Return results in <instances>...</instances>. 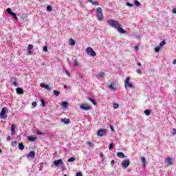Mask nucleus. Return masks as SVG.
Listing matches in <instances>:
<instances>
[{
	"label": "nucleus",
	"mask_w": 176,
	"mask_h": 176,
	"mask_svg": "<svg viewBox=\"0 0 176 176\" xmlns=\"http://www.w3.org/2000/svg\"><path fill=\"white\" fill-rule=\"evenodd\" d=\"M108 24H109L110 27L113 28H117L118 27H120V23L119 21H115L113 19H110L107 21Z\"/></svg>",
	"instance_id": "obj_1"
},
{
	"label": "nucleus",
	"mask_w": 176,
	"mask_h": 176,
	"mask_svg": "<svg viewBox=\"0 0 176 176\" xmlns=\"http://www.w3.org/2000/svg\"><path fill=\"white\" fill-rule=\"evenodd\" d=\"M96 16L99 21H102L104 20V15L102 14V8L98 7L96 10Z\"/></svg>",
	"instance_id": "obj_2"
},
{
	"label": "nucleus",
	"mask_w": 176,
	"mask_h": 176,
	"mask_svg": "<svg viewBox=\"0 0 176 176\" xmlns=\"http://www.w3.org/2000/svg\"><path fill=\"white\" fill-rule=\"evenodd\" d=\"M164 162H165V164H166V166H168L174 165V160L170 157L165 158Z\"/></svg>",
	"instance_id": "obj_3"
},
{
	"label": "nucleus",
	"mask_w": 176,
	"mask_h": 176,
	"mask_svg": "<svg viewBox=\"0 0 176 176\" xmlns=\"http://www.w3.org/2000/svg\"><path fill=\"white\" fill-rule=\"evenodd\" d=\"M8 108L6 107H3L1 109V111L0 113V118L1 119H6L8 116H6V110Z\"/></svg>",
	"instance_id": "obj_4"
},
{
	"label": "nucleus",
	"mask_w": 176,
	"mask_h": 176,
	"mask_svg": "<svg viewBox=\"0 0 176 176\" xmlns=\"http://www.w3.org/2000/svg\"><path fill=\"white\" fill-rule=\"evenodd\" d=\"M86 52L87 53V54H90V56H91L92 57H96V52H94V50H93L91 47L87 48Z\"/></svg>",
	"instance_id": "obj_5"
},
{
	"label": "nucleus",
	"mask_w": 176,
	"mask_h": 176,
	"mask_svg": "<svg viewBox=\"0 0 176 176\" xmlns=\"http://www.w3.org/2000/svg\"><path fill=\"white\" fill-rule=\"evenodd\" d=\"M80 109H83V111H90L91 109V107L87 103H84L80 107Z\"/></svg>",
	"instance_id": "obj_6"
},
{
	"label": "nucleus",
	"mask_w": 176,
	"mask_h": 176,
	"mask_svg": "<svg viewBox=\"0 0 176 176\" xmlns=\"http://www.w3.org/2000/svg\"><path fill=\"white\" fill-rule=\"evenodd\" d=\"M105 134H107V129H100L97 133L98 137H103Z\"/></svg>",
	"instance_id": "obj_7"
},
{
	"label": "nucleus",
	"mask_w": 176,
	"mask_h": 176,
	"mask_svg": "<svg viewBox=\"0 0 176 176\" xmlns=\"http://www.w3.org/2000/svg\"><path fill=\"white\" fill-rule=\"evenodd\" d=\"M122 166L124 168H127L130 166V160H125L122 162Z\"/></svg>",
	"instance_id": "obj_8"
},
{
	"label": "nucleus",
	"mask_w": 176,
	"mask_h": 176,
	"mask_svg": "<svg viewBox=\"0 0 176 176\" xmlns=\"http://www.w3.org/2000/svg\"><path fill=\"white\" fill-rule=\"evenodd\" d=\"M133 87L134 85L131 83H130V77H126L125 80V87Z\"/></svg>",
	"instance_id": "obj_9"
},
{
	"label": "nucleus",
	"mask_w": 176,
	"mask_h": 176,
	"mask_svg": "<svg viewBox=\"0 0 176 176\" xmlns=\"http://www.w3.org/2000/svg\"><path fill=\"white\" fill-rule=\"evenodd\" d=\"M27 159H35V151H30V153L26 155Z\"/></svg>",
	"instance_id": "obj_10"
},
{
	"label": "nucleus",
	"mask_w": 176,
	"mask_h": 176,
	"mask_svg": "<svg viewBox=\"0 0 176 176\" xmlns=\"http://www.w3.org/2000/svg\"><path fill=\"white\" fill-rule=\"evenodd\" d=\"M60 164H64L63 160L59 159V160L54 161V165L55 166V167H58V166H60Z\"/></svg>",
	"instance_id": "obj_11"
},
{
	"label": "nucleus",
	"mask_w": 176,
	"mask_h": 176,
	"mask_svg": "<svg viewBox=\"0 0 176 176\" xmlns=\"http://www.w3.org/2000/svg\"><path fill=\"white\" fill-rule=\"evenodd\" d=\"M40 87H43L47 90V91H50L52 90V87L49 85H45L44 83H41L40 84Z\"/></svg>",
	"instance_id": "obj_12"
},
{
	"label": "nucleus",
	"mask_w": 176,
	"mask_h": 176,
	"mask_svg": "<svg viewBox=\"0 0 176 176\" xmlns=\"http://www.w3.org/2000/svg\"><path fill=\"white\" fill-rule=\"evenodd\" d=\"M16 125L14 124L11 126V134L12 135H16Z\"/></svg>",
	"instance_id": "obj_13"
},
{
	"label": "nucleus",
	"mask_w": 176,
	"mask_h": 176,
	"mask_svg": "<svg viewBox=\"0 0 176 176\" xmlns=\"http://www.w3.org/2000/svg\"><path fill=\"white\" fill-rule=\"evenodd\" d=\"M28 141H31V142H35L36 141V137H34L32 135L28 137Z\"/></svg>",
	"instance_id": "obj_14"
},
{
	"label": "nucleus",
	"mask_w": 176,
	"mask_h": 176,
	"mask_svg": "<svg viewBox=\"0 0 176 176\" xmlns=\"http://www.w3.org/2000/svg\"><path fill=\"white\" fill-rule=\"evenodd\" d=\"M118 31L120 32L121 34H127V32L124 30L120 26H118Z\"/></svg>",
	"instance_id": "obj_15"
},
{
	"label": "nucleus",
	"mask_w": 176,
	"mask_h": 176,
	"mask_svg": "<svg viewBox=\"0 0 176 176\" xmlns=\"http://www.w3.org/2000/svg\"><path fill=\"white\" fill-rule=\"evenodd\" d=\"M17 94H24V89L23 88L18 87L16 88Z\"/></svg>",
	"instance_id": "obj_16"
},
{
	"label": "nucleus",
	"mask_w": 176,
	"mask_h": 176,
	"mask_svg": "<svg viewBox=\"0 0 176 176\" xmlns=\"http://www.w3.org/2000/svg\"><path fill=\"white\" fill-rule=\"evenodd\" d=\"M60 120H61V122L65 123V124H69V123H70L69 119L62 118Z\"/></svg>",
	"instance_id": "obj_17"
},
{
	"label": "nucleus",
	"mask_w": 176,
	"mask_h": 176,
	"mask_svg": "<svg viewBox=\"0 0 176 176\" xmlns=\"http://www.w3.org/2000/svg\"><path fill=\"white\" fill-rule=\"evenodd\" d=\"M117 156L120 159H123L124 158L125 155H124V153H123L122 152H119V153H117Z\"/></svg>",
	"instance_id": "obj_18"
},
{
	"label": "nucleus",
	"mask_w": 176,
	"mask_h": 176,
	"mask_svg": "<svg viewBox=\"0 0 176 176\" xmlns=\"http://www.w3.org/2000/svg\"><path fill=\"white\" fill-rule=\"evenodd\" d=\"M69 45H70V46H74V45H75V40H74V38H69Z\"/></svg>",
	"instance_id": "obj_19"
},
{
	"label": "nucleus",
	"mask_w": 176,
	"mask_h": 176,
	"mask_svg": "<svg viewBox=\"0 0 176 176\" xmlns=\"http://www.w3.org/2000/svg\"><path fill=\"white\" fill-rule=\"evenodd\" d=\"M12 79H13V81H12L13 86H15V87H17V86H19V85H17V78H13Z\"/></svg>",
	"instance_id": "obj_20"
},
{
	"label": "nucleus",
	"mask_w": 176,
	"mask_h": 176,
	"mask_svg": "<svg viewBox=\"0 0 176 176\" xmlns=\"http://www.w3.org/2000/svg\"><path fill=\"white\" fill-rule=\"evenodd\" d=\"M88 1L90 3H92V5H95V6H98V5H100L98 3V2L97 1H94L93 0H88Z\"/></svg>",
	"instance_id": "obj_21"
},
{
	"label": "nucleus",
	"mask_w": 176,
	"mask_h": 176,
	"mask_svg": "<svg viewBox=\"0 0 176 176\" xmlns=\"http://www.w3.org/2000/svg\"><path fill=\"white\" fill-rule=\"evenodd\" d=\"M18 148H19V149H20V151H23V149H24V144H23V143H19L18 144Z\"/></svg>",
	"instance_id": "obj_22"
},
{
	"label": "nucleus",
	"mask_w": 176,
	"mask_h": 176,
	"mask_svg": "<svg viewBox=\"0 0 176 176\" xmlns=\"http://www.w3.org/2000/svg\"><path fill=\"white\" fill-rule=\"evenodd\" d=\"M141 162H142L143 166H145V165L146 164V161L145 160V157H141Z\"/></svg>",
	"instance_id": "obj_23"
},
{
	"label": "nucleus",
	"mask_w": 176,
	"mask_h": 176,
	"mask_svg": "<svg viewBox=\"0 0 176 176\" xmlns=\"http://www.w3.org/2000/svg\"><path fill=\"white\" fill-rule=\"evenodd\" d=\"M152 112V111L151 110H145L144 111V113L146 116H149V115H151V113Z\"/></svg>",
	"instance_id": "obj_24"
},
{
	"label": "nucleus",
	"mask_w": 176,
	"mask_h": 176,
	"mask_svg": "<svg viewBox=\"0 0 176 176\" xmlns=\"http://www.w3.org/2000/svg\"><path fill=\"white\" fill-rule=\"evenodd\" d=\"M53 93L54 96H56V97H58V96H60V91L57 90H54Z\"/></svg>",
	"instance_id": "obj_25"
},
{
	"label": "nucleus",
	"mask_w": 176,
	"mask_h": 176,
	"mask_svg": "<svg viewBox=\"0 0 176 176\" xmlns=\"http://www.w3.org/2000/svg\"><path fill=\"white\" fill-rule=\"evenodd\" d=\"M86 144L87 145H89V146H90L91 148H94V144H93L92 142H87Z\"/></svg>",
	"instance_id": "obj_26"
},
{
	"label": "nucleus",
	"mask_w": 176,
	"mask_h": 176,
	"mask_svg": "<svg viewBox=\"0 0 176 176\" xmlns=\"http://www.w3.org/2000/svg\"><path fill=\"white\" fill-rule=\"evenodd\" d=\"M67 162H69V163H72V162H75V157H72L69 158L67 160Z\"/></svg>",
	"instance_id": "obj_27"
},
{
	"label": "nucleus",
	"mask_w": 176,
	"mask_h": 176,
	"mask_svg": "<svg viewBox=\"0 0 176 176\" xmlns=\"http://www.w3.org/2000/svg\"><path fill=\"white\" fill-rule=\"evenodd\" d=\"M108 87L109 89H110V90H115V87H113V83H111V85H109Z\"/></svg>",
	"instance_id": "obj_28"
},
{
	"label": "nucleus",
	"mask_w": 176,
	"mask_h": 176,
	"mask_svg": "<svg viewBox=\"0 0 176 176\" xmlns=\"http://www.w3.org/2000/svg\"><path fill=\"white\" fill-rule=\"evenodd\" d=\"M47 10L48 12H52V10H53V8L52 7V6H47Z\"/></svg>",
	"instance_id": "obj_29"
},
{
	"label": "nucleus",
	"mask_w": 176,
	"mask_h": 176,
	"mask_svg": "<svg viewBox=\"0 0 176 176\" xmlns=\"http://www.w3.org/2000/svg\"><path fill=\"white\" fill-rule=\"evenodd\" d=\"M6 12L8 13V14H12L13 12H12V8H7Z\"/></svg>",
	"instance_id": "obj_30"
},
{
	"label": "nucleus",
	"mask_w": 176,
	"mask_h": 176,
	"mask_svg": "<svg viewBox=\"0 0 176 176\" xmlns=\"http://www.w3.org/2000/svg\"><path fill=\"white\" fill-rule=\"evenodd\" d=\"M89 100L91 101V102H92V104H94V105L97 104V103L96 102V100H94L93 98H89Z\"/></svg>",
	"instance_id": "obj_31"
},
{
	"label": "nucleus",
	"mask_w": 176,
	"mask_h": 176,
	"mask_svg": "<svg viewBox=\"0 0 176 176\" xmlns=\"http://www.w3.org/2000/svg\"><path fill=\"white\" fill-rule=\"evenodd\" d=\"M62 106L63 107V108H67V107L68 106V103L67 102H63L62 103Z\"/></svg>",
	"instance_id": "obj_32"
},
{
	"label": "nucleus",
	"mask_w": 176,
	"mask_h": 176,
	"mask_svg": "<svg viewBox=\"0 0 176 176\" xmlns=\"http://www.w3.org/2000/svg\"><path fill=\"white\" fill-rule=\"evenodd\" d=\"M34 49V45L30 44L28 47V50H32Z\"/></svg>",
	"instance_id": "obj_33"
},
{
	"label": "nucleus",
	"mask_w": 176,
	"mask_h": 176,
	"mask_svg": "<svg viewBox=\"0 0 176 176\" xmlns=\"http://www.w3.org/2000/svg\"><path fill=\"white\" fill-rule=\"evenodd\" d=\"M11 15H12V17H13L15 20H17V15L16 14V13L12 12V13L11 14Z\"/></svg>",
	"instance_id": "obj_34"
},
{
	"label": "nucleus",
	"mask_w": 176,
	"mask_h": 176,
	"mask_svg": "<svg viewBox=\"0 0 176 176\" xmlns=\"http://www.w3.org/2000/svg\"><path fill=\"white\" fill-rule=\"evenodd\" d=\"M113 108H115V109H118L119 108V104L114 103L113 104Z\"/></svg>",
	"instance_id": "obj_35"
},
{
	"label": "nucleus",
	"mask_w": 176,
	"mask_h": 176,
	"mask_svg": "<svg viewBox=\"0 0 176 176\" xmlns=\"http://www.w3.org/2000/svg\"><path fill=\"white\" fill-rule=\"evenodd\" d=\"M160 51V46L155 47V53H158Z\"/></svg>",
	"instance_id": "obj_36"
},
{
	"label": "nucleus",
	"mask_w": 176,
	"mask_h": 176,
	"mask_svg": "<svg viewBox=\"0 0 176 176\" xmlns=\"http://www.w3.org/2000/svg\"><path fill=\"white\" fill-rule=\"evenodd\" d=\"M135 5H136V6H140V5H141V3H140V1L135 0Z\"/></svg>",
	"instance_id": "obj_37"
},
{
	"label": "nucleus",
	"mask_w": 176,
	"mask_h": 176,
	"mask_svg": "<svg viewBox=\"0 0 176 176\" xmlns=\"http://www.w3.org/2000/svg\"><path fill=\"white\" fill-rule=\"evenodd\" d=\"M164 45H166V41H162L160 43V46H164Z\"/></svg>",
	"instance_id": "obj_38"
},
{
	"label": "nucleus",
	"mask_w": 176,
	"mask_h": 176,
	"mask_svg": "<svg viewBox=\"0 0 176 176\" xmlns=\"http://www.w3.org/2000/svg\"><path fill=\"white\" fill-rule=\"evenodd\" d=\"M99 75H100V78H104V76H105V74L104 72H100L99 74Z\"/></svg>",
	"instance_id": "obj_39"
},
{
	"label": "nucleus",
	"mask_w": 176,
	"mask_h": 176,
	"mask_svg": "<svg viewBox=\"0 0 176 176\" xmlns=\"http://www.w3.org/2000/svg\"><path fill=\"white\" fill-rule=\"evenodd\" d=\"M43 52H47V46L45 45L43 48Z\"/></svg>",
	"instance_id": "obj_40"
},
{
	"label": "nucleus",
	"mask_w": 176,
	"mask_h": 176,
	"mask_svg": "<svg viewBox=\"0 0 176 176\" xmlns=\"http://www.w3.org/2000/svg\"><path fill=\"white\" fill-rule=\"evenodd\" d=\"M112 148H113V143H111V144H109V149L111 150V149H112Z\"/></svg>",
	"instance_id": "obj_41"
},
{
	"label": "nucleus",
	"mask_w": 176,
	"mask_h": 176,
	"mask_svg": "<svg viewBox=\"0 0 176 176\" xmlns=\"http://www.w3.org/2000/svg\"><path fill=\"white\" fill-rule=\"evenodd\" d=\"M76 176H83V175L82 174V172H78Z\"/></svg>",
	"instance_id": "obj_42"
},
{
	"label": "nucleus",
	"mask_w": 176,
	"mask_h": 176,
	"mask_svg": "<svg viewBox=\"0 0 176 176\" xmlns=\"http://www.w3.org/2000/svg\"><path fill=\"white\" fill-rule=\"evenodd\" d=\"M78 65H79V63H78V61L75 60L74 61V66L78 67Z\"/></svg>",
	"instance_id": "obj_43"
},
{
	"label": "nucleus",
	"mask_w": 176,
	"mask_h": 176,
	"mask_svg": "<svg viewBox=\"0 0 176 176\" xmlns=\"http://www.w3.org/2000/svg\"><path fill=\"white\" fill-rule=\"evenodd\" d=\"M137 74H139L140 75H141L142 71L141 69H138L136 71Z\"/></svg>",
	"instance_id": "obj_44"
},
{
	"label": "nucleus",
	"mask_w": 176,
	"mask_h": 176,
	"mask_svg": "<svg viewBox=\"0 0 176 176\" xmlns=\"http://www.w3.org/2000/svg\"><path fill=\"white\" fill-rule=\"evenodd\" d=\"M172 134H173V135H175V134H176V129H173Z\"/></svg>",
	"instance_id": "obj_45"
},
{
	"label": "nucleus",
	"mask_w": 176,
	"mask_h": 176,
	"mask_svg": "<svg viewBox=\"0 0 176 176\" xmlns=\"http://www.w3.org/2000/svg\"><path fill=\"white\" fill-rule=\"evenodd\" d=\"M41 103L43 104V107H45V100L43 99L41 100Z\"/></svg>",
	"instance_id": "obj_46"
},
{
	"label": "nucleus",
	"mask_w": 176,
	"mask_h": 176,
	"mask_svg": "<svg viewBox=\"0 0 176 176\" xmlns=\"http://www.w3.org/2000/svg\"><path fill=\"white\" fill-rule=\"evenodd\" d=\"M32 105L33 107H36V102H32Z\"/></svg>",
	"instance_id": "obj_47"
},
{
	"label": "nucleus",
	"mask_w": 176,
	"mask_h": 176,
	"mask_svg": "<svg viewBox=\"0 0 176 176\" xmlns=\"http://www.w3.org/2000/svg\"><path fill=\"white\" fill-rule=\"evenodd\" d=\"M37 134H38V135H42L43 133L41 131H37Z\"/></svg>",
	"instance_id": "obj_48"
},
{
	"label": "nucleus",
	"mask_w": 176,
	"mask_h": 176,
	"mask_svg": "<svg viewBox=\"0 0 176 176\" xmlns=\"http://www.w3.org/2000/svg\"><path fill=\"white\" fill-rule=\"evenodd\" d=\"M127 6H129L130 8H131V6H133V4L130 3H126Z\"/></svg>",
	"instance_id": "obj_49"
},
{
	"label": "nucleus",
	"mask_w": 176,
	"mask_h": 176,
	"mask_svg": "<svg viewBox=\"0 0 176 176\" xmlns=\"http://www.w3.org/2000/svg\"><path fill=\"white\" fill-rule=\"evenodd\" d=\"M173 13L176 14V8L173 9Z\"/></svg>",
	"instance_id": "obj_50"
},
{
	"label": "nucleus",
	"mask_w": 176,
	"mask_h": 176,
	"mask_svg": "<svg viewBox=\"0 0 176 176\" xmlns=\"http://www.w3.org/2000/svg\"><path fill=\"white\" fill-rule=\"evenodd\" d=\"M29 54H32V50H28Z\"/></svg>",
	"instance_id": "obj_51"
},
{
	"label": "nucleus",
	"mask_w": 176,
	"mask_h": 176,
	"mask_svg": "<svg viewBox=\"0 0 176 176\" xmlns=\"http://www.w3.org/2000/svg\"><path fill=\"white\" fill-rule=\"evenodd\" d=\"M111 166H113V164H115V160H111Z\"/></svg>",
	"instance_id": "obj_52"
},
{
	"label": "nucleus",
	"mask_w": 176,
	"mask_h": 176,
	"mask_svg": "<svg viewBox=\"0 0 176 176\" xmlns=\"http://www.w3.org/2000/svg\"><path fill=\"white\" fill-rule=\"evenodd\" d=\"M135 50H138V45H136V46L135 47Z\"/></svg>",
	"instance_id": "obj_53"
},
{
	"label": "nucleus",
	"mask_w": 176,
	"mask_h": 176,
	"mask_svg": "<svg viewBox=\"0 0 176 176\" xmlns=\"http://www.w3.org/2000/svg\"><path fill=\"white\" fill-rule=\"evenodd\" d=\"M173 64H176V60L175 59L173 60Z\"/></svg>",
	"instance_id": "obj_54"
},
{
	"label": "nucleus",
	"mask_w": 176,
	"mask_h": 176,
	"mask_svg": "<svg viewBox=\"0 0 176 176\" xmlns=\"http://www.w3.org/2000/svg\"><path fill=\"white\" fill-rule=\"evenodd\" d=\"M65 74H67V75H68L69 76V72H65Z\"/></svg>",
	"instance_id": "obj_55"
},
{
	"label": "nucleus",
	"mask_w": 176,
	"mask_h": 176,
	"mask_svg": "<svg viewBox=\"0 0 176 176\" xmlns=\"http://www.w3.org/2000/svg\"><path fill=\"white\" fill-rule=\"evenodd\" d=\"M7 138L8 140H12V138H10V136H8Z\"/></svg>",
	"instance_id": "obj_56"
},
{
	"label": "nucleus",
	"mask_w": 176,
	"mask_h": 176,
	"mask_svg": "<svg viewBox=\"0 0 176 176\" xmlns=\"http://www.w3.org/2000/svg\"><path fill=\"white\" fill-rule=\"evenodd\" d=\"M138 65L141 66V63H138Z\"/></svg>",
	"instance_id": "obj_57"
},
{
	"label": "nucleus",
	"mask_w": 176,
	"mask_h": 176,
	"mask_svg": "<svg viewBox=\"0 0 176 176\" xmlns=\"http://www.w3.org/2000/svg\"><path fill=\"white\" fill-rule=\"evenodd\" d=\"M64 89H67V85H64Z\"/></svg>",
	"instance_id": "obj_58"
},
{
	"label": "nucleus",
	"mask_w": 176,
	"mask_h": 176,
	"mask_svg": "<svg viewBox=\"0 0 176 176\" xmlns=\"http://www.w3.org/2000/svg\"><path fill=\"white\" fill-rule=\"evenodd\" d=\"M0 153H2V149L0 148Z\"/></svg>",
	"instance_id": "obj_59"
},
{
	"label": "nucleus",
	"mask_w": 176,
	"mask_h": 176,
	"mask_svg": "<svg viewBox=\"0 0 176 176\" xmlns=\"http://www.w3.org/2000/svg\"><path fill=\"white\" fill-rule=\"evenodd\" d=\"M111 130H113V127H112V126H111Z\"/></svg>",
	"instance_id": "obj_60"
},
{
	"label": "nucleus",
	"mask_w": 176,
	"mask_h": 176,
	"mask_svg": "<svg viewBox=\"0 0 176 176\" xmlns=\"http://www.w3.org/2000/svg\"><path fill=\"white\" fill-rule=\"evenodd\" d=\"M100 156H102V153H100Z\"/></svg>",
	"instance_id": "obj_61"
},
{
	"label": "nucleus",
	"mask_w": 176,
	"mask_h": 176,
	"mask_svg": "<svg viewBox=\"0 0 176 176\" xmlns=\"http://www.w3.org/2000/svg\"><path fill=\"white\" fill-rule=\"evenodd\" d=\"M64 176H67V175H64Z\"/></svg>",
	"instance_id": "obj_62"
}]
</instances>
